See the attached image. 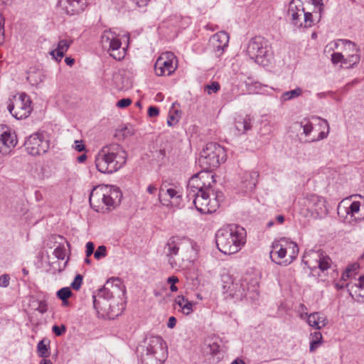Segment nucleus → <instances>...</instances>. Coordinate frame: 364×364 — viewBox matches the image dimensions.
<instances>
[{
    "label": "nucleus",
    "instance_id": "nucleus-32",
    "mask_svg": "<svg viewBox=\"0 0 364 364\" xmlns=\"http://www.w3.org/2000/svg\"><path fill=\"white\" fill-rule=\"evenodd\" d=\"M310 352H314L322 343L323 336L320 331H317L310 334Z\"/></svg>",
    "mask_w": 364,
    "mask_h": 364
},
{
    "label": "nucleus",
    "instance_id": "nucleus-24",
    "mask_svg": "<svg viewBox=\"0 0 364 364\" xmlns=\"http://www.w3.org/2000/svg\"><path fill=\"white\" fill-rule=\"evenodd\" d=\"M101 45L112 56L114 50V32L111 29L105 30L101 36Z\"/></svg>",
    "mask_w": 364,
    "mask_h": 364
},
{
    "label": "nucleus",
    "instance_id": "nucleus-15",
    "mask_svg": "<svg viewBox=\"0 0 364 364\" xmlns=\"http://www.w3.org/2000/svg\"><path fill=\"white\" fill-rule=\"evenodd\" d=\"M305 257L306 258L305 264H308L309 268L316 267V265L313 264V261H315L321 271L329 269L331 264V258L323 252L311 250L306 253Z\"/></svg>",
    "mask_w": 364,
    "mask_h": 364
},
{
    "label": "nucleus",
    "instance_id": "nucleus-40",
    "mask_svg": "<svg viewBox=\"0 0 364 364\" xmlns=\"http://www.w3.org/2000/svg\"><path fill=\"white\" fill-rule=\"evenodd\" d=\"M71 295V291L68 287H64L60 289L57 292V296L63 301H65Z\"/></svg>",
    "mask_w": 364,
    "mask_h": 364
},
{
    "label": "nucleus",
    "instance_id": "nucleus-36",
    "mask_svg": "<svg viewBox=\"0 0 364 364\" xmlns=\"http://www.w3.org/2000/svg\"><path fill=\"white\" fill-rule=\"evenodd\" d=\"M219 351L220 346L215 342L206 343L203 347V352L205 354L215 355L218 354V353H219Z\"/></svg>",
    "mask_w": 364,
    "mask_h": 364
},
{
    "label": "nucleus",
    "instance_id": "nucleus-12",
    "mask_svg": "<svg viewBox=\"0 0 364 364\" xmlns=\"http://www.w3.org/2000/svg\"><path fill=\"white\" fill-rule=\"evenodd\" d=\"M176 57L172 52L162 53L157 59L154 70L158 76L170 75L174 72L176 66L173 64Z\"/></svg>",
    "mask_w": 364,
    "mask_h": 364
},
{
    "label": "nucleus",
    "instance_id": "nucleus-7",
    "mask_svg": "<svg viewBox=\"0 0 364 364\" xmlns=\"http://www.w3.org/2000/svg\"><path fill=\"white\" fill-rule=\"evenodd\" d=\"M30 97L24 92L18 93L10 97L6 104L10 114L18 119L27 118L32 112Z\"/></svg>",
    "mask_w": 364,
    "mask_h": 364
},
{
    "label": "nucleus",
    "instance_id": "nucleus-55",
    "mask_svg": "<svg viewBox=\"0 0 364 364\" xmlns=\"http://www.w3.org/2000/svg\"><path fill=\"white\" fill-rule=\"evenodd\" d=\"M159 114V109L156 107H149L148 109V114L149 117H156Z\"/></svg>",
    "mask_w": 364,
    "mask_h": 364
},
{
    "label": "nucleus",
    "instance_id": "nucleus-41",
    "mask_svg": "<svg viewBox=\"0 0 364 364\" xmlns=\"http://www.w3.org/2000/svg\"><path fill=\"white\" fill-rule=\"evenodd\" d=\"M220 84L218 82L213 81L210 85H207L205 86V90L208 92V95H210L211 93L217 92L220 90Z\"/></svg>",
    "mask_w": 364,
    "mask_h": 364
},
{
    "label": "nucleus",
    "instance_id": "nucleus-25",
    "mask_svg": "<svg viewBox=\"0 0 364 364\" xmlns=\"http://www.w3.org/2000/svg\"><path fill=\"white\" fill-rule=\"evenodd\" d=\"M235 127L238 133L245 134L252 128V119L250 116H238L235 118Z\"/></svg>",
    "mask_w": 364,
    "mask_h": 364
},
{
    "label": "nucleus",
    "instance_id": "nucleus-53",
    "mask_svg": "<svg viewBox=\"0 0 364 364\" xmlns=\"http://www.w3.org/2000/svg\"><path fill=\"white\" fill-rule=\"evenodd\" d=\"M95 250V245L92 242H88L86 244V257H89L92 254H93Z\"/></svg>",
    "mask_w": 364,
    "mask_h": 364
},
{
    "label": "nucleus",
    "instance_id": "nucleus-20",
    "mask_svg": "<svg viewBox=\"0 0 364 364\" xmlns=\"http://www.w3.org/2000/svg\"><path fill=\"white\" fill-rule=\"evenodd\" d=\"M117 291H119L118 297L120 299V302L117 304L119 312L115 314V316H119L122 314L126 309L127 298L126 296V287L118 277H115V294H117Z\"/></svg>",
    "mask_w": 364,
    "mask_h": 364
},
{
    "label": "nucleus",
    "instance_id": "nucleus-62",
    "mask_svg": "<svg viewBox=\"0 0 364 364\" xmlns=\"http://www.w3.org/2000/svg\"><path fill=\"white\" fill-rule=\"evenodd\" d=\"M156 187L154 186V185H149L148 187H147V192L150 194H153L156 192Z\"/></svg>",
    "mask_w": 364,
    "mask_h": 364
},
{
    "label": "nucleus",
    "instance_id": "nucleus-33",
    "mask_svg": "<svg viewBox=\"0 0 364 364\" xmlns=\"http://www.w3.org/2000/svg\"><path fill=\"white\" fill-rule=\"evenodd\" d=\"M134 134V129L129 124L124 125L122 127H119L115 130V137L119 138V139H125L128 136H132Z\"/></svg>",
    "mask_w": 364,
    "mask_h": 364
},
{
    "label": "nucleus",
    "instance_id": "nucleus-16",
    "mask_svg": "<svg viewBox=\"0 0 364 364\" xmlns=\"http://www.w3.org/2000/svg\"><path fill=\"white\" fill-rule=\"evenodd\" d=\"M179 243L176 237H171L164 247V252L168 257V263L172 268L180 267L183 258L179 255Z\"/></svg>",
    "mask_w": 364,
    "mask_h": 364
},
{
    "label": "nucleus",
    "instance_id": "nucleus-1",
    "mask_svg": "<svg viewBox=\"0 0 364 364\" xmlns=\"http://www.w3.org/2000/svg\"><path fill=\"white\" fill-rule=\"evenodd\" d=\"M215 183L214 176L207 172L194 175L188 182L187 198L193 200L196 208L201 213L215 212L223 200V193H215L212 188Z\"/></svg>",
    "mask_w": 364,
    "mask_h": 364
},
{
    "label": "nucleus",
    "instance_id": "nucleus-22",
    "mask_svg": "<svg viewBox=\"0 0 364 364\" xmlns=\"http://www.w3.org/2000/svg\"><path fill=\"white\" fill-rule=\"evenodd\" d=\"M346 287L352 297H355L358 300L360 298L364 300V276L359 277L358 283L346 284Z\"/></svg>",
    "mask_w": 364,
    "mask_h": 364
},
{
    "label": "nucleus",
    "instance_id": "nucleus-56",
    "mask_svg": "<svg viewBox=\"0 0 364 364\" xmlns=\"http://www.w3.org/2000/svg\"><path fill=\"white\" fill-rule=\"evenodd\" d=\"M323 122L326 124L327 128V132H321L319 133L318 137L316 140H320L326 138L328 135V131H329V125L328 124V122L326 119H323Z\"/></svg>",
    "mask_w": 364,
    "mask_h": 364
},
{
    "label": "nucleus",
    "instance_id": "nucleus-51",
    "mask_svg": "<svg viewBox=\"0 0 364 364\" xmlns=\"http://www.w3.org/2000/svg\"><path fill=\"white\" fill-rule=\"evenodd\" d=\"M53 332L58 336H61L65 332L66 328L64 325H62L60 327L58 326H53L52 328Z\"/></svg>",
    "mask_w": 364,
    "mask_h": 364
},
{
    "label": "nucleus",
    "instance_id": "nucleus-19",
    "mask_svg": "<svg viewBox=\"0 0 364 364\" xmlns=\"http://www.w3.org/2000/svg\"><path fill=\"white\" fill-rule=\"evenodd\" d=\"M228 42L229 36L225 31L214 34L210 39V43L218 57H219L228 47Z\"/></svg>",
    "mask_w": 364,
    "mask_h": 364
},
{
    "label": "nucleus",
    "instance_id": "nucleus-48",
    "mask_svg": "<svg viewBox=\"0 0 364 364\" xmlns=\"http://www.w3.org/2000/svg\"><path fill=\"white\" fill-rule=\"evenodd\" d=\"M4 17L3 14L0 13V44L3 43L4 38Z\"/></svg>",
    "mask_w": 364,
    "mask_h": 364
},
{
    "label": "nucleus",
    "instance_id": "nucleus-17",
    "mask_svg": "<svg viewBox=\"0 0 364 364\" xmlns=\"http://www.w3.org/2000/svg\"><path fill=\"white\" fill-rule=\"evenodd\" d=\"M17 144V139L15 133L10 129L6 128L0 136V154L8 155Z\"/></svg>",
    "mask_w": 364,
    "mask_h": 364
},
{
    "label": "nucleus",
    "instance_id": "nucleus-3",
    "mask_svg": "<svg viewBox=\"0 0 364 364\" xmlns=\"http://www.w3.org/2000/svg\"><path fill=\"white\" fill-rule=\"evenodd\" d=\"M221 281L224 293L236 300H242L243 298L255 299L258 295L257 281L251 279L247 275L236 279L230 274H224Z\"/></svg>",
    "mask_w": 364,
    "mask_h": 364
},
{
    "label": "nucleus",
    "instance_id": "nucleus-29",
    "mask_svg": "<svg viewBox=\"0 0 364 364\" xmlns=\"http://www.w3.org/2000/svg\"><path fill=\"white\" fill-rule=\"evenodd\" d=\"M127 158L126 151L119 145L115 146V172L126 164Z\"/></svg>",
    "mask_w": 364,
    "mask_h": 364
},
{
    "label": "nucleus",
    "instance_id": "nucleus-11",
    "mask_svg": "<svg viewBox=\"0 0 364 364\" xmlns=\"http://www.w3.org/2000/svg\"><path fill=\"white\" fill-rule=\"evenodd\" d=\"M304 204L311 215L315 218H321L328 214L326 199L316 194L307 195L304 199Z\"/></svg>",
    "mask_w": 364,
    "mask_h": 364
},
{
    "label": "nucleus",
    "instance_id": "nucleus-42",
    "mask_svg": "<svg viewBox=\"0 0 364 364\" xmlns=\"http://www.w3.org/2000/svg\"><path fill=\"white\" fill-rule=\"evenodd\" d=\"M106 247L104 245H100L97 247V250L94 253V257L97 259H100L102 257H105L106 256Z\"/></svg>",
    "mask_w": 364,
    "mask_h": 364
},
{
    "label": "nucleus",
    "instance_id": "nucleus-43",
    "mask_svg": "<svg viewBox=\"0 0 364 364\" xmlns=\"http://www.w3.org/2000/svg\"><path fill=\"white\" fill-rule=\"evenodd\" d=\"M11 277L9 274H4L0 276V287L6 288L10 284Z\"/></svg>",
    "mask_w": 364,
    "mask_h": 364
},
{
    "label": "nucleus",
    "instance_id": "nucleus-10",
    "mask_svg": "<svg viewBox=\"0 0 364 364\" xmlns=\"http://www.w3.org/2000/svg\"><path fill=\"white\" fill-rule=\"evenodd\" d=\"M114 146H105L95 158L97 169L103 173H112L114 170Z\"/></svg>",
    "mask_w": 364,
    "mask_h": 364
},
{
    "label": "nucleus",
    "instance_id": "nucleus-14",
    "mask_svg": "<svg viewBox=\"0 0 364 364\" xmlns=\"http://www.w3.org/2000/svg\"><path fill=\"white\" fill-rule=\"evenodd\" d=\"M287 238L282 237L279 240H275L272 243V250L270 252V258L272 262L277 264L287 266L289 264L288 258H286L287 251Z\"/></svg>",
    "mask_w": 364,
    "mask_h": 364
},
{
    "label": "nucleus",
    "instance_id": "nucleus-31",
    "mask_svg": "<svg viewBox=\"0 0 364 364\" xmlns=\"http://www.w3.org/2000/svg\"><path fill=\"white\" fill-rule=\"evenodd\" d=\"M245 183H247L246 188L247 190L252 191L255 188L258 181L259 173L253 171L246 173L244 176Z\"/></svg>",
    "mask_w": 364,
    "mask_h": 364
},
{
    "label": "nucleus",
    "instance_id": "nucleus-37",
    "mask_svg": "<svg viewBox=\"0 0 364 364\" xmlns=\"http://www.w3.org/2000/svg\"><path fill=\"white\" fill-rule=\"evenodd\" d=\"M180 113L176 109H171L169 112L167 124L169 127H173L176 124L180 119Z\"/></svg>",
    "mask_w": 364,
    "mask_h": 364
},
{
    "label": "nucleus",
    "instance_id": "nucleus-26",
    "mask_svg": "<svg viewBox=\"0 0 364 364\" xmlns=\"http://www.w3.org/2000/svg\"><path fill=\"white\" fill-rule=\"evenodd\" d=\"M174 303L180 307L181 311L184 315H189L193 311V302L188 301L183 295L177 296L174 300Z\"/></svg>",
    "mask_w": 364,
    "mask_h": 364
},
{
    "label": "nucleus",
    "instance_id": "nucleus-58",
    "mask_svg": "<svg viewBox=\"0 0 364 364\" xmlns=\"http://www.w3.org/2000/svg\"><path fill=\"white\" fill-rule=\"evenodd\" d=\"M99 296L104 297L105 299H110L113 296L112 291V290L106 291L105 292H104V294H100V292Z\"/></svg>",
    "mask_w": 364,
    "mask_h": 364
},
{
    "label": "nucleus",
    "instance_id": "nucleus-38",
    "mask_svg": "<svg viewBox=\"0 0 364 364\" xmlns=\"http://www.w3.org/2000/svg\"><path fill=\"white\" fill-rule=\"evenodd\" d=\"M38 355L42 358H46L49 355L48 345L45 340L41 341L37 346Z\"/></svg>",
    "mask_w": 364,
    "mask_h": 364
},
{
    "label": "nucleus",
    "instance_id": "nucleus-18",
    "mask_svg": "<svg viewBox=\"0 0 364 364\" xmlns=\"http://www.w3.org/2000/svg\"><path fill=\"white\" fill-rule=\"evenodd\" d=\"M87 5V0H59L60 8L70 15L80 14Z\"/></svg>",
    "mask_w": 364,
    "mask_h": 364
},
{
    "label": "nucleus",
    "instance_id": "nucleus-34",
    "mask_svg": "<svg viewBox=\"0 0 364 364\" xmlns=\"http://www.w3.org/2000/svg\"><path fill=\"white\" fill-rule=\"evenodd\" d=\"M287 251L289 250V255L288 260L289 262V264L294 260L299 253V247L296 243L290 241L289 239L287 238Z\"/></svg>",
    "mask_w": 364,
    "mask_h": 364
},
{
    "label": "nucleus",
    "instance_id": "nucleus-60",
    "mask_svg": "<svg viewBox=\"0 0 364 364\" xmlns=\"http://www.w3.org/2000/svg\"><path fill=\"white\" fill-rule=\"evenodd\" d=\"M139 7L146 6L150 0H132Z\"/></svg>",
    "mask_w": 364,
    "mask_h": 364
},
{
    "label": "nucleus",
    "instance_id": "nucleus-61",
    "mask_svg": "<svg viewBox=\"0 0 364 364\" xmlns=\"http://www.w3.org/2000/svg\"><path fill=\"white\" fill-rule=\"evenodd\" d=\"M87 155H86L85 154H82V155L79 156L77 158V161L78 163L82 164V163H84V162L87 160Z\"/></svg>",
    "mask_w": 364,
    "mask_h": 364
},
{
    "label": "nucleus",
    "instance_id": "nucleus-64",
    "mask_svg": "<svg viewBox=\"0 0 364 364\" xmlns=\"http://www.w3.org/2000/svg\"><path fill=\"white\" fill-rule=\"evenodd\" d=\"M65 63L69 65V66H72L74 63H75V60L73 58H66L65 59Z\"/></svg>",
    "mask_w": 364,
    "mask_h": 364
},
{
    "label": "nucleus",
    "instance_id": "nucleus-63",
    "mask_svg": "<svg viewBox=\"0 0 364 364\" xmlns=\"http://www.w3.org/2000/svg\"><path fill=\"white\" fill-rule=\"evenodd\" d=\"M114 191H115V197L116 198L119 197V202H120L121 201V198L122 197V193L119 188L115 186Z\"/></svg>",
    "mask_w": 364,
    "mask_h": 364
},
{
    "label": "nucleus",
    "instance_id": "nucleus-54",
    "mask_svg": "<svg viewBox=\"0 0 364 364\" xmlns=\"http://www.w3.org/2000/svg\"><path fill=\"white\" fill-rule=\"evenodd\" d=\"M359 267L360 266L358 263H353L350 264L346 269H350V272L353 274V277H354L358 274Z\"/></svg>",
    "mask_w": 364,
    "mask_h": 364
},
{
    "label": "nucleus",
    "instance_id": "nucleus-5",
    "mask_svg": "<svg viewBox=\"0 0 364 364\" xmlns=\"http://www.w3.org/2000/svg\"><path fill=\"white\" fill-rule=\"evenodd\" d=\"M136 352L142 364H162L166 358L164 340L160 336L146 338L137 347Z\"/></svg>",
    "mask_w": 364,
    "mask_h": 364
},
{
    "label": "nucleus",
    "instance_id": "nucleus-28",
    "mask_svg": "<svg viewBox=\"0 0 364 364\" xmlns=\"http://www.w3.org/2000/svg\"><path fill=\"white\" fill-rule=\"evenodd\" d=\"M346 44H348L349 46V49H352L355 50L356 53L352 54L346 59H347L348 64L345 65L346 68H352L354 65H356L360 61V55L358 54L359 49L356 47L355 44L352 43L350 41L342 40Z\"/></svg>",
    "mask_w": 364,
    "mask_h": 364
},
{
    "label": "nucleus",
    "instance_id": "nucleus-35",
    "mask_svg": "<svg viewBox=\"0 0 364 364\" xmlns=\"http://www.w3.org/2000/svg\"><path fill=\"white\" fill-rule=\"evenodd\" d=\"M302 95V90L300 87H296L294 90L287 91L281 96V100L285 102L292 99L296 98Z\"/></svg>",
    "mask_w": 364,
    "mask_h": 364
},
{
    "label": "nucleus",
    "instance_id": "nucleus-8",
    "mask_svg": "<svg viewBox=\"0 0 364 364\" xmlns=\"http://www.w3.org/2000/svg\"><path fill=\"white\" fill-rule=\"evenodd\" d=\"M112 187L110 185H100L93 188L90 196V203L97 212L109 210L113 204Z\"/></svg>",
    "mask_w": 364,
    "mask_h": 364
},
{
    "label": "nucleus",
    "instance_id": "nucleus-21",
    "mask_svg": "<svg viewBox=\"0 0 364 364\" xmlns=\"http://www.w3.org/2000/svg\"><path fill=\"white\" fill-rule=\"evenodd\" d=\"M73 43L71 39H61L58 41L55 49L50 52V55L56 61L60 62L63 58L65 53Z\"/></svg>",
    "mask_w": 364,
    "mask_h": 364
},
{
    "label": "nucleus",
    "instance_id": "nucleus-4",
    "mask_svg": "<svg viewBox=\"0 0 364 364\" xmlns=\"http://www.w3.org/2000/svg\"><path fill=\"white\" fill-rule=\"evenodd\" d=\"M246 231L237 225H229L218 230L215 240L218 249L225 255L237 252L245 243Z\"/></svg>",
    "mask_w": 364,
    "mask_h": 364
},
{
    "label": "nucleus",
    "instance_id": "nucleus-49",
    "mask_svg": "<svg viewBox=\"0 0 364 364\" xmlns=\"http://www.w3.org/2000/svg\"><path fill=\"white\" fill-rule=\"evenodd\" d=\"M73 148L78 152H81L85 150V146L82 140H75L74 142Z\"/></svg>",
    "mask_w": 364,
    "mask_h": 364
},
{
    "label": "nucleus",
    "instance_id": "nucleus-27",
    "mask_svg": "<svg viewBox=\"0 0 364 364\" xmlns=\"http://www.w3.org/2000/svg\"><path fill=\"white\" fill-rule=\"evenodd\" d=\"M164 196H168V198L166 199L164 198V201H167V203H163L164 205H168V203L170 202V199L176 200V203H178L180 201V199L181 198V195L179 193L178 191H177L176 189L170 188L165 190L164 188H161L159 190V198L162 201L161 198Z\"/></svg>",
    "mask_w": 364,
    "mask_h": 364
},
{
    "label": "nucleus",
    "instance_id": "nucleus-57",
    "mask_svg": "<svg viewBox=\"0 0 364 364\" xmlns=\"http://www.w3.org/2000/svg\"><path fill=\"white\" fill-rule=\"evenodd\" d=\"M176 318L174 316L169 317L167 323L168 328H173L176 326Z\"/></svg>",
    "mask_w": 364,
    "mask_h": 364
},
{
    "label": "nucleus",
    "instance_id": "nucleus-50",
    "mask_svg": "<svg viewBox=\"0 0 364 364\" xmlns=\"http://www.w3.org/2000/svg\"><path fill=\"white\" fill-rule=\"evenodd\" d=\"M132 100L130 98H124L118 101L117 106L119 108H125L132 104Z\"/></svg>",
    "mask_w": 364,
    "mask_h": 364
},
{
    "label": "nucleus",
    "instance_id": "nucleus-6",
    "mask_svg": "<svg viewBox=\"0 0 364 364\" xmlns=\"http://www.w3.org/2000/svg\"><path fill=\"white\" fill-rule=\"evenodd\" d=\"M225 160V149L217 143L210 142L203 149L198 162L205 172L209 173V171L218 168Z\"/></svg>",
    "mask_w": 364,
    "mask_h": 364
},
{
    "label": "nucleus",
    "instance_id": "nucleus-23",
    "mask_svg": "<svg viewBox=\"0 0 364 364\" xmlns=\"http://www.w3.org/2000/svg\"><path fill=\"white\" fill-rule=\"evenodd\" d=\"M308 324L315 328L316 330H320L327 325L328 321L326 316L318 312H314L310 314L307 318Z\"/></svg>",
    "mask_w": 364,
    "mask_h": 364
},
{
    "label": "nucleus",
    "instance_id": "nucleus-59",
    "mask_svg": "<svg viewBox=\"0 0 364 364\" xmlns=\"http://www.w3.org/2000/svg\"><path fill=\"white\" fill-rule=\"evenodd\" d=\"M353 274L350 272V269H346V271L342 274L341 279L343 281L347 280L348 278L352 277Z\"/></svg>",
    "mask_w": 364,
    "mask_h": 364
},
{
    "label": "nucleus",
    "instance_id": "nucleus-52",
    "mask_svg": "<svg viewBox=\"0 0 364 364\" xmlns=\"http://www.w3.org/2000/svg\"><path fill=\"white\" fill-rule=\"evenodd\" d=\"M301 127L303 129V133L306 136L309 135L313 130V126L310 122H306L304 124L301 123Z\"/></svg>",
    "mask_w": 364,
    "mask_h": 364
},
{
    "label": "nucleus",
    "instance_id": "nucleus-47",
    "mask_svg": "<svg viewBox=\"0 0 364 364\" xmlns=\"http://www.w3.org/2000/svg\"><path fill=\"white\" fill-rule=\"evenodd\" d=\"M113 287H114V278L111 277L109 279H107L106 284L100 289V294H104V292H105L106 291L112 290Z\"/></svg>",
    "mask_w": 364,
    "mask_h": 364
},
{
    "label": "nucleus",
    "instance_id": "nucleus-39",
    "mask_svg": "<svg viewBox=\"0 0 364 364\" xmlns=\"http://www.w3.org/2000/svg\"><path fill=\"white\" fill-rule=\"evenodd\" d=\"M331 61L333 64L341 63L344 66L348 64L347 59H345L344 56L341 53H333L331 55Z\"/></svg>",
    "mask_w": 364,
    "mask_h": 364
},
{
    "label": "nucleus",
    "instance_id": "nucleus-13",
    "mask_svg": "<svg viewBox=\"0 0 364 364\" xmlns=\"http://www.w3.org/2000/svg\"><path fill=\"white\" fill-rule=\"evenodd\" d=\"M27 153L31 156L43 154L48 149V141L39 134H33L28 136L24 143Z\"/></svg>",
    "mask_w": 364,
    "mask_h": 364
},
{
    "label": "nucleus",
    "instance_id": "nucleus-44",
    "mask_svg": "<svg viewBox=\"0 0 364 364\" xmlns=\"http://www.w3.org/2000/svg\"><path fill=\"white\" fill-rule=\"evenodd\" d=\"M82 283V276L77 274L71 284V287L75 290H79Z\"/></svg>",
    "mask_w": 364,
    "mask_h": 364
},
{
    "label": "nucleus",
    "instance_id": "nucleus-45",
    "mask_svg": "<svg viewBox=\"0 0 364 364\" xmlns=\"http://www.w3.org/2000/svg\"><path fill=\"white\" fill-rule=\"evenodd\" d=\"M167 282L171 284L170 289L173 292L178 291V287L176 286V283L178 282V279L176 276L169 277L167 279Z\"/></svg>",
    "mask_w": 364,
    "mask_h": 364
},
{
    "label": "nucleus",
    "instance_id": "nucleus-30",
    "mask_svg": "<svg viewBox=\"0 0 364 364\" xmlns=\"http://www.w3.org/2000/svg\"><path fill=\"white\" fill-rule=\"evenodd\" d=\"M129 43V33L123 35L120 39L115 38V42H114L115 50H118L122 46V44L125 45V46L123 47V53L121 55V53H119L118 56H117L115 55V60H121L122 59H123L124 58L125 50L128 48Z\"/></svg>",
    "mask_w": 364,
    "mask_h": 364
},
{
    "label": "nucleus",
    "instance_id": "nucleus-46",
    "mask_svg": "<svg viewBox=\"0 0 364 364\" xmlns=\"http://www.w3.org/2000/svg\"><path fill=\"white\" fill-rule=\"evenodd\" d=\"M53 254H54L55 257L58 259L63 260L65 259V249L62 247H60V246L57 247L54 250Z\"/></svg>",
    "mask_w": 364,
    "mask_h": 364
},
{
    "label": "nucleus",
    "instance_id": "nucleus-9",
    "mask_svg": "<svg viewBox=\"0 0 364 364\" xmlns=\"http://www.w3.org/2000/svg\"><path fill=\"white\" fill-rule=\"evenodd\" d=\"M269 52L267 41L261 36L252 38L247 44V54L257 63L263 66H266L269 62Z\"/></svg>",
    "mask_w": 364,
    "mask_h": 364
},
{
    "label": "nucleus",
    "instance_id": "nucleus-2",
    "mask_svg": "<svg viewBox=\"0 0 364 364\" xmlns=\"http://www.w3.org/2000/svg\"><path fill=\"white\" fill-rule=\"evenodd\" d=\"M323 9L322 0H291L287 16L295 26L310 28L320 20Z\"/></svg>",
    "mask_w": 364,
    "mask_h": 364
}]
</instances>
